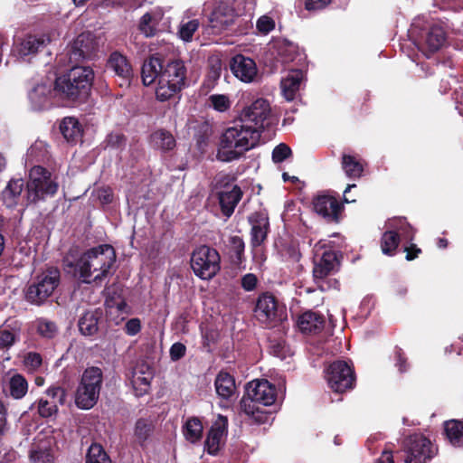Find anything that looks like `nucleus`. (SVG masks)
Masks as SVG:
<instances>
[{
	"mask_svg": "<svg viewBox=\"0 0 463 463\" xmlns=\"http://www.w3.org/2000/svg\"><path fill=\"white\" fill-rule=\"evenodd\" d=\"M66 400V391L60 386H52L48 388L44 395L41 397L31 409L36 407L38 414L42 418H51L58 412V406L64 404Z\"/></svg>",
	"mask_w": 463,
	"mask_h": 463,
	"instance_id": "obj_15",
	"label": "nucleus"
},
{
	"mask_svg": "<svg viewBox=\"0 0 463 463\" xmlns=\"http://www.w3.org/2000/svg\"><path fill=\"white\" fill-rule=\"evenodd\" d=\"M24 365L30 371H36L43 363L42 356L34 352L28 353L24 357Z\"/></svg>",
	"mask_w": 463,
	"mask_h": 463,
	"instance_id": "obj_55",
	"label": "nucleus"
},
{
	"mask_svg": "<svg viewBox=\"0 0 463 463\" xmlns=\"http://www.w3.org/2000/svg\"><path fill=\"white\" fill-rule=\"evenodd\" d=\"M404 251H406V260H412L418 257L419 253H420V249H419L415 244L411 243L404 247Z\"/></svg>",
	"mask_w": 463,
	"mask_h": 463,
	"instance_id": "obj_62",
	"label": "nucleus"
},
{
	"mask_svg": "<svg viewBox=\"0 0 463 463\" xmlns=\"http://www.w3.org/2000/svg\"><path fill=\"white\" fill-rule=\"evenodd\" d=\"M227 418L219 415L212 425L204 442L205 449L209 454L215 455L219 451L223 438L227 434Z\"/></svg>",
	"mask_w": 463,
	"mask_h": 463,
	"instance_id": "obj_19",
	"label": "nucleus"
},
{
	"mask_svg": "<svg viewBox=\"0 0 463 463\" xmlns=\"http://www.w3.org/2000/svg\"><path fill=\"white\" fill-rule=\"evenodd\" d=\"M141 330V321L138 318H131L125 325V332L128 335H136Z\"/></svg>",
	"mask_w": 463,
	"mask_h": 463,
	"instance_id": "obj_59",
	"label": "nucleus"
},
{
	"mask_svg": "<svg viewBox=\"0 0 463 463\" xmlns=\"http://www.w3.org/2000/svg\"><path fill=\"white\" fill-rule=\"evenodd\" d=\"M103 383V373L100 368H87L82 375L75 393V403L78 408L90 410L97 403Z\"/></svg>",
	"mask_w": 463,
	"mask_h": 463,
	"instance_id": "obj_8",
	"label": "nucleus"
},
{
	"mask_svg": "<svg viewBox=\"0 0 463 463\" xmlns=\"http://www.w3.org/2000/svg\"><path fill=\"white\" fill-rule=\"evenodd\" d=\"M28 382L18 373L12 374L4 385V390L14 400L23 399L28 392Z\"/></svg>",
	"mask_w": 463,
	"mask_h": 463,
	"instance_id": "obj_29",
	"label": "nucleus"
},
{
	"mask_svg": "<svg viewBox=\"0 0 463 463\" xmlns=\"http://www.w3.org/2000/svg\"><path fill=\"white\" fill-rule=\"evenodd\" d=\"M244 248V241L240 236H232L229 239V255L234 264H241L242 262Z\"/></svg>",
	"mask_w": 463,
	"mask_h": 463,
	"instance_id": "obj_42",
	"label": "nucleus"
},
{
	"mask_svg": "<svg viewBox=\"0 0 463 463\" xmlns=\"http://www.w3.org/2000/svg\"><path fill=\"white\" fill-rule=\"evenodd\" d=\"M153 379L152 368L146 363L137 364L132 372L133 387L139 391V394L146 392Z\"/></svg>",
	"mask_w": 463,
	"mask_h": 463,
	"instance_id": "obj_27",
	"label": "nucleus"
},
{
	"mask_svg": "<svg viewBox=\"0 0 463 463\" xmlns=\"http://www.w3.org/2000/svg\"><path fill=\"white\" fill-rule=\"evenodd\" d=\"M191 268L201 279H212L221 269L219 252L206 245L196 248L191 256Z\"/></svg>",
	"mask_w": 463,
	"mask_h": 463,
	"instance_id": "obj_11",
	"label": "nucleus"
},
{
	"mask_svg": "<svg viewBox=\"0 0 463 463\" xmlns=\"http://www.w3.org/2000/svg\"><path fill=\"white\" fill-rule=\"evenodd\" d=\"M326 380L329 388L337 393L351 390L354 385V373L347 362L337 360L330 364L325 370Z\"/></svg>",
	"mask_w": 463,
	"mask_h": 463,
	"instance_id": "obj_12",
	"label": "nucleus"
},
{
	"mask_svg": "<svg viewBox=\"0 0 463 463\" xmlns=\"http://www.w3.org/2000/svg\"><path fill=\"white\" fill-rule=\"evenodd\" d=\"M234 180L232 175L220 173L214 178L215 187L221 190L231 189L234 185Z\"/></svg>",
	"mask_w": 463,
	"mask_h": 463,
	"instance_id": "obj_56",
	"label": "nucleus"
},
{
	"mask_svg": "<svg viewBox=\"0 0 463 463\" xmlns=\"http://www.w3.org/2000/svg\"><path fill=\"white\" fill-rule=\"evenodd\" d=\"M209 106L218 112H225L231 108V100L228 96L223 94H213L208 99Z\"/></svg>",
	"mask_w": 463,
	"mask_h": 463,
	"instance_id": "obj_50",
	"label": "nucleus"
},
{
	"mask_svg": "<svg viewBox=\"0 0 463 463\" xmlns=\"http://www.w3.org/2000/svg\"><path fill=\"white\" fill-rule=\"evenodd\" d=\"M392 227L399 233L400 241L402 239L406 241H412L414 238L413 228L406 222L404 218L391 219Z\"/></svg>",
	"mask_w": 463,
	"mask_h": 463,
	"instance_id": "obj_45",
	"label": "nucleus"
},
{
	"mask_svg": "<svg viewBox=\"0 0 463 463\" xmlns=\"http://www.w3.org/2000/svg\"><path fill=\"white\" fill-rule=\"evenodd\" d=\"M320 244L321 242H318L315 246L313 276L317 283L337 271L339 267V260L335 251L325 250L321 256L319 255L318 251L323 248Z\"/></svg>",
	"mask_w": 463,
	"mask_h": 463,
	"instance_id": "obj_17",
	"label": "nucleus"
},
{
	"mask_svg": "<svg viewBox=\"0 0 463 463\" xmlns=\"http://www.w3.org/2000/svg\"><path fill=\"white\" fill-rule=\"evenodd\" d=\"M186 347L184 344L176 342L170 348V357L172 361H178L184 356Z\"/></svg>",
	"mask_w": 463,
	"mask_h": 463,
	"instance_id": "obj_57",
	"label": "nucleus"
},
{
	"mask_svg": "<svg viewBox=\"0 0 463 463\" xmlns=\"http://www.w3.org/2000/svg\"><path fill=\"white\" fill-rule=\"evenodd\" d=\"M86 463H111L101 445L93 443L88 449Z\"/></svg>",
	"mask_w": 463,
	"mask_h": 463,
	"instance_id": "obj_46",
	"label": "nucleus"
},
{
	"mask_svg": "<svg viewBox=\"0 0 463 463\" xmlns=\"http://www.w3.org/2000/svg\"><path fill=\"white\" fill-rule=\"evenodd\" d=\"M275 387L267 380H257L250 383L246 388V395L241 400V411L258 424L267 423L271 415L260 406H270L276 401Z\"/></svg>",
	"mask_w": 463,
	"mask_h": 463,
	"instance_id": "obj_3",
	"label": "nucleus"
},
{
	"mask_svg": "<svg viewBox=\"0 0 463 463\" xmlns=\"http://www.w3.org/2000/svg\"><path fill=\"white\" fill-rule=\"evenodd\" d=\"M200 25L198 19L184 20L183 19L179 24L177 34L179 38L189 43L193 40L194 33L198 30Z\"/></svg>",
	"mask_w": 463,
	"mask_h": 463,
	"instance_id": "obj_44",
	"label": "nucleus"
},
{
	"mask_svg": "<svg viewBox=\"0 0 463 463\" xmlns=\"http://www.w3.org/2000/svg\"><path fill=\"white\" fill-rule=\"evenodd\" d=\"M315 212L325 219L337 222L342 206L332 195L319 194L313 201Z\"/></svg>",
	"mask_w": 463,
	"mask_h": 463,
	"instance_id": "obj_20",
	"label": "nucleus"
},
{
	"mask_svg": "<svg viewBox=\"0 0 463 463\" xmlns=\"http://www.w3.org/2000/svg\"><path fill=\"white\" fill-rule=\"evenodd\" d=\"M287 255L288 260L295 263L298 262L301 259V253L299 250L294 245H291L287 249Z\"/></svg>",
	"mask_w": 463,
	"mask_h": 463,
	"instance_id": "obj_63",
	"label": "nucleus"
},
{
	"mask_svg": "<svg viewBox=\"0 0 463 463\" xmlns=\"http://www.w3.org/2000/svg\"><path fill=\"white\" fill-rule=\"evenodd\" d=\"M242 197L241 189L234 184L231 189H224L219 192V203L222 213L230 217Z\"/></svg>",
	"mask_w": 463,
	"mask_h": 463,
	"instance_id": "obj_24",
	"label": "nucleus"
},
{
	"mask_svg": "<svg viewBox=\"0 0 463 463\" xmlns=\"http://www.w3.org/2000/svg\"><path fill=\"white\" fill-rule=\"evenodd\" d=\"M92 51L91 39L90 34H80L68 51L69 60L71 63L88 58Z\"/></svg>",
	"mask_w": 463,
	"mask_h": 463,
	"instance_id": "obj_23",
	"label": "nucleus"
},
{
	"mask_svg": "<svg viewBox=\"0 0 463 463\" xmlns=\"http://www.w3.org/2000/svg\"><path fill=\"white\" fill-rule=\"evenodd\" d=\"M332 0H307L305 6L308 11H317L325 8Z\"/></svg>",
	"mask_w": 463,
	"mask_h": 463,
	"instance_id": "obj_60",
	"label": "nucleus"
},
{
	"mask_svg": "<svg viewBox=\"0 0 463 463\" xmlns=\"http://www.w3.org/2000/svg\"><path fill=\"white\" fill-rule=\"evenodd\" d=\"M410 33L415 37L416 44L423 52H434L446 42V33L440 24H429L423 17L416 18L411 24Z\"/></svg>",
	"mask_w": 463,
	"mask_h": 463,
	"instance_id": "obj_9",
	"label": "nucleus"
},
{
	"mask_svg": "<svg viewBox=\"0 0 463 463\" xmlns=\"http://www.w3.org/2000/svg\"><path fill=\"white\" fill-rule=\"evenodd\" d=\"M260 139L254 128L236 118L220 136L216 158L224 163L239 160L248 151L255 148Z\"/></svg>",
	"mask_w": 463,
	"mask_h": 463,
	"instance_id": "obj_1",
	"label": "nucleus"
},
{
	"mask_svg": "<svg viewBox=\"0 0 463 463\" xmlns=\"http://www.w3.org/2000/svg\"><path fill=\"white\" fill-rule=\"evenodd\" d=\"M258 32L263 35L269 33L275 28V21L269 15H261L256 22Z\"/></svg>",
	"mask_w": 463,
	"mask_h": 463,
	"instance_id": "obj_52",
	"label": "nucleus"
},
{
	"mask_svg": "<svg viewBox=\"0 0 463 463\" xmlns=\"http://www.w3.org/2000/svg\"><path fill=\"white\" fill-rule=\"evenodd\" d=\"M48 146L43 140H36L27 150L25 156V164L41 162L48 156Z\"/></svg>",
	"mask_w": 463,
	"mask_h": 463,
	"instance_id": "obj_41",
	"label": "nucleus"
},
{
	"mask_svg": "<svg viewBox=\"0 0 463 463\" xmlns=\"http://www.w3.org/2000/svg\"><path fill=\"white\" fill-rule=\"evenodd\" d=\"M405 463H425L433 457L435 449L429 439L415 434L405 441Z\"/></svg>",
	"mask_w": 463,
	"mask_h": 463,
	"instance_id": "obj_14",
	"label": "nucleus"
},
{
	"mask_svg": "<svg viewBox=\"0 0 463 463\" xmlns=\"http://www.w3.org/2000/svg\"><path fill=\"white\" fill-rule=\"evenodd\" d=\"M19 338L20 332L18 329L0 328V349H9Z\"/></svg>",
	"mask_w": 463,
	"mask_h": 463,
	"instance_id": "obj_48",
	"label": "nucleus"
},
{
	"mask_svg": "<svg viewBox=\"0 0 463 463\" xmlns=\"http://www.w3.org/2000/svg\"><path fill=\"white\" fill-rule=\"evenodd\" d=\"M258 279L256 275L252 273L245 274L241 278V287L246 291L253 290L257 286Z\"/></svg>",
	"mask_w": 463,
	"mask_h": 463,
	"instance_id": "obj_58",
	"label": "nucleus"
},
{
	"mask_svg": "<svg viewBox=\"0 0 463 463\" xmlns=\"http://www.w3.org/2000/svg\"><path fill=\"white\" fill-rule=\"evenodd\" d=\"M54 94V88L52 89V84L42 82L35 85L28 94V98L33 109L42 110L47 109L51 105V97Z\"/></svg>",
	"mask_w": 463,
	"mask_h": 463,
	"instance_id": "obj_22",
	"label": "nucleus"
},
{
	"mask_svg": "<svg viewBox=\"0 0 463 463\" xmlns=\"http://www.w3.org/2000/svg\"><path fill=\"white\" fill-rule=\"evenodd\" d=\"M37 333L45 338H53L58 333V326L53 321L41 317L35 321Z\"/></svg>",
	"mask_w": 463,
	"mask_h": 463,
	"instance_id": "obj_47",
	"label": "nucleus"
},
{
	"mask_svg": "<svg viewBox=\"0 0 463 463\" xmlns=\"http://www.w3.org/2000/svg\"><path fill=\"white\" fill-rule=\"evenodd\" d=\"M101 312L98 309L85 312L79 319L80 332L86 336L94 335L99 330V320Z\"/></svg>",
	"mask_w": 463,
	"mask_h": 463,
	"instance_id": "obj_32",
	"label": "nucleus"
},
{
	"mask_svg": "<svg viewBox=\"0 0 463 463\" xmlns=\"http://www.w3.org/2000/svg\"><path fill=\"white\" fill-rule=\"evenodd\" d=\"M151 146L162 152L173 150L175 147V139L174 136L167 130L157 129L150 136Z\"/></svg>",
	"mask_w": 463,
	"mask_h": 463,
	"instance_id": "obj_34",
	"label": "nucleus"
},
{
	"mask_svg": "<svg viewBox=\"0 0 463 463\" xmlns=\"http://www.w3.org/2000/svg\"><path fill=\"white\" fill-rule=\"evenodd\" d=\"M24 187V182L22 178H13L8 182L3 191V198L7 207H13L17 203Z\"/></svg>",
	"mask_w": 463,
	"mask_h": 463,
	"instance_id": "obj_37",
	"label": "nucleus"
},
{
	"mask_svg": "<svg viewBox=\"0 0 463 463\" xmlns=\"http://www.w3.org/2000/svg\"><path fill=\"white\" fill-rule=\"evenodd\" d=\"M116 261L112 246L99 245L82 253L76 262L69 264L74 268V275L83 283H98L107 278Z\"/></svg>",
	"mask_w": 463,
	"mask_h": 463,
	"instance_id": "obj_2",
	"label": "nucleus"
},
{
	"mask_svg": "<svg viewBox=\"0 0 463 463\" xmlns=\"http://www.w3.org/2000/svg\"><path fill=\"white\" fill-rule=\"evenodd\" d=\"M152 424L144 419H140L136 422L135 425V437L140 445L149 438L152 432Z\"/></svg>",
	"mask_w": 463,
	"mask_h": 463,
	"instance_id": "obj_49",
	"label": "nucleus"
},
{
	"mask_svg": "<svg viewBox=\"0 0 463 463\" xmlns=\"http://www.w3.org/2000/svg\"><path fill=\"white\" fill-rule=\"evenodd\" d=\"M444 430L449 442L455 447L463 446V422L450 420L444 423Z\"/></svg>",
	"mask_w": 463,
	"mask_h": 463,
	"instance_id": "obj_38",
	"label": "nucleus"
},
{
	"mask_svg": "<svg viewBox=\"0 0 463 463\" xmlns=\"http://www.w3.org/2000/svg\"><path fill=\"white\" fill-rule=\"evenodd\" d=\"M51 42L47 35H28L16 47V52L20 57H25L34 54L44 48Z\"/></svg>",
	"mask_w": 463,
	"mask_h": 463,
	"instance_id": "obj_26",
	"label": "nucleus"
},
{
	"mask_svg": "<svg viewBox=\"0 0 463 463\" xmlns=\"http://www.w3.org/2000/svg\"><path fill=\"white\" fill-rule=\"evenodd\" d=\"M269 222L267 218H260L251 227V243L253 246L260 245L267 237Z\"/></svg>",
	"mask_w": 463,
	"mask_h": 463,
	"instance_id": "obj_43",
	"label": "nucleus"
},
{
	"mask_svg": "<svg viewBox=\"0 0 463 463\" xmlns=\"http://www.w3.org/2000/svg\"><path fill=\"white\" fill-rule=\"evenodd\" d=\"M214 385L217 394L225 400L231 398L236 390L233 377L226 372H220L217 374Z\"/></svg>",
	"mask_w": 463,
	"mask_h": 463,
	"instance_id": "obj_36",
	"label": "nucleus"
},
{
	"mask_svg": "<svg viewBox=\"0 0 463 463\" xmlns=\"http://www.w3.org/2000/svg\"><path fill=\"white\" fill-rule=\"evenodd\" d=\"M255 313L260 322L269 323L282 320L285 308L273 295L263 293L257 300Z\"/></svg>",
	"mask_w": 463,
	"mask_h": 463,
	"instance_id": "obj_16",
	"label": "nucleus"
},
{
	"mask_svg": "<svg viewBox=\"0 0 463 463\" xmlns=\"http://www.w3.org/2000/svg\"><path fill=\"white\" fill-rule=\"evenodd\" d=\"M230 68L233 75L245 83L253 82L258 74L255 61L241 54L232 59Z\"/></svg>",
	"mask_w": 463,
	"mask_h": 463,
	"instance_id": "obj_18",
	"label": "nucleus"
},
{
	"mask_svg": "<svg viewBox=\"0 0 463 463\" xmlns=\"http://www.w3.org/2000/svg\"><path fill=\"white\" fill-rule=\"evenodd\" d=\"M60 283V271L50 268L37 275L25 291V298L33 305H42Z\"/></svg>",
	"mask_w": 463,
	"mask_h": 463,
	"instance_id": "obj_10",
	"label": "nucleus"
},
{
	"mask_svg": "<svg viewBox=\"0 0 463 463\" xmlns=\"http://www.w3.org/2000/svg\"><path fill=\"white\" fill-rule=\"evenodd\" d=\"M273 48L277 53L278 59L283 62L288 63L295 61L298 55V46L286 39H278L273 43Z\"/></svg>",
	"mask_w": 463,
	"mask_h": 463,
	"instance_id": "obj_33",
	"label": "nucleus"
},
{
	"mask_svg": "<svg viewBox=\"0 0 463 463\" xmlns=\"http://www.w3.org/2000/svg\"><path fill=\"white\" fill-rule=\"evenodd\" d=\"M186 73V67L181 60H172L163 64L156 87V99L165 101L180 92L185 87Z\"/></svg>",
	"mask_w": 463,
	"mask_h": 463,
	"instance_id": "obj_6",
	"label": "nucleus"
},
{
	"mask_svg": "<svg viewBox=\"0 0 463 463\" xmlns=\"http://www.w3.org/2000/svg\"><path fill=\"white\" fill-rule=\"evenodd\" d=\"M216 5L209 18V24L213 33L219 34L228 30L235 18L246 11H252L256 0H215Z\"/></svg>",
	"mask_w": 463,
	"mask_h": 463,
	"instance_id": "obj_5",
	"label": "nucleus"
},
{
	"mask_svg": "<svg viewBox=\"0 0 463 463\" xmlns=\"http://www.w3.org/2000/svg\"><path fill=\"white\" fill-rule=\"evenodd\" d=\"M94 72L90 67L73 66L67 73L55 80V95L76 100L88 96Z\"/></svg>",
	"mask_w": 463,
	"mask_h": 463,
	"instance_id": "obj_4",
	"label": "nucleus"
},
{
	"mask_svg": "<svg viewBox=\"0 0 463 463\" xmlns=\"http://www.w3.org/2000/svg\"><path fill=\"white\" fill-rule=\"evenodd\" d=\"M303 79L304 73L301 70H291L287 76L282 78L280 87L282 94L287 100L290 101L295 99Z\"/></svg>",
	"mask_w": 463,
	"mask_h": 463,
	"instance_id": "obj_25",
	"label": "nucleus"
},
{
	"mask_svg": "<svg viewBox=\"0 0 463 463\" xmlns=\"http://www.w3.org/2000/svg\"><path fill=\"white\" fill-rule=\"evenodd\" d=\"M59 189L58 178L49 170L33 165L29 171L26 184V196L31 203L45 201L48 197H53Z\"/></svg>",
	"mask_w": 463,
	"mask_h": 463,
	"instance_id": "obj_7",
	"label": "nucleus"
},
{
	"mask_svg": "<svg viewBox=\"0 0 463 463\" xmlns=\"http://www.w3.org/2000/svg\"><path fill=\"white\" fill-rule=\"evenodd\" d=\"M146 14L151 15L152 24L156 25V31L163 30V28H161L159 24L164 18V14L162 10L160 8H156Z\"/></svg>",
	"mask_w": 463,
	"mask_h": 463,
	"instance_id": "obj_61",
	"label": "nucleus"
},
{
	"mask_svg": "<svg viewBox=\"0 0 463 463\" xmlns=\"http://www.w3.org/2000/svg\"><path fill=\"white\" fill-rule=\"evenodd\" d=\"M60 130L70 144H77L81 140L83 128L79 120L74 117H67L60 124Z\"/></svg>",
	"mask_w": 463,
	"mask_h": 463,
	"instance_id": "obj_28",
	"label": "nucleus"
},
{
	"mask_svg": "<svg viewBox=\"0 0 463 463\" xmlns=\"http://www.w3.org/2000/svg\"><path fill=\"white\" fill-rule=\"evenodd\" d=\"M271 108L268 100L257 99L250 106L245 107L238 116V119L254 128L260 137L269 124Z\"/></svg>",
	"mask_w": 463,
	"mask_h": 463,
	"instance_id": "obj_13",
	"label": "nucleus"
},
{
	"mask_svg": "<svg viewBox=\"0 0 463 463\" xmlns=\"http://www.w3.org/2000/svg\"><path fill=\"white\" fill-rule=\"evenodd\" d=\"M30 458L32 463H53V457L46 447L33 449Z\"/></svg>",
	"mask_w": 463,
	"mask_h": 463,
	"instance_id": "obj_51",
	"label": "nucleus"
},
{
	"mask_svg": "<svg viewBox=\"0 0 463 463\" xmlns=\"http://www.w3.org/2000/svg\"><path fill=\"white\" fill-rule=\"evenodd\" d=\"M391 224V219L385 223V232L381 238L382 252L385 255H393L400 242L399 233Z\"/></svg>",
	"mask_w": 463,
	"mask_h": 463,
	"instance_id": "obj_35",
	"label": "nucleus"
},
{
	"mask_svg": "<svg viewBox=\"0 0 463 463\" xmlns=\"http://www.w3.org/2000/svg\"><path fill=\"white\" fill-rule=\"evenodd\" d=\"M6 409L0 402V436L3 435L6 429Z\"/></svg>",
	"mask_w": 463,
	"mask_h": 463,
	"instance_id": "obj_64",
	"label": "nucleus"
},
{
	"mask_svg": "<svg viewBox=\"0 0 463 463\" xmlns=\"http://www.w3.org/2000/svg\"><path fill=\"white\" fill-rule=\"evenodd\" d=\"M342 168L347 177L357 179L362 176L364 166L362 163L354 156L343 154Z\"/></svg>",
	"mask_w": 463,
	"mask_h": 463,
	"instance_id": "obj_39",
	"label": "nucleus"
},
{
	"mask_svg": "<svg viewBox=\"0 0 463 463\" xmlns=\"http://www.w3.org/2000/svg\"><path fill=\"white\" fill-rule=\"evenodd\" d=\"M324 317L316 312L307 311L298 319V326L303 333H317L324 327Z\"/></svg>",
	"mask_w": 463,
	"mask_h": 463,
	"instance_id": "obj_30",
	"label": "nucleus"
},
{
	"mask_svg": "<svg viewBox=\"0 0 463 463\" xmlns=\"http://www.w3.org/2000/svg\"><path fill=\"white\" fill-rule=\"evenodd\" d=\"M162 65L161 60L154 56L144 61L141 70V77L144 85L149 86L156 80V82L159 81V73H161Z\"/></svg>",
	"mask_w": 463,
	"mask_h": 463,
	"instance_id": "obj_31",
	"label": "nucleus"
},
{
	"mask_svg": "<svg viewBox=\"0 0 463 463\" xmlns=\"http://www.w3.org/2000/svg\"><path fill=\"white\" fill-rule=\"evenodd\" d=\"M139 30L145 36L151 37L156 32V25L152 24L151 15L146 13L141 17Z\"/></svg>",
	"mask_w": 463,
	"mask_h": 463,
	"instance_id": "obj_54",
	"label": "nucleus"
},
{
	"mask_svg": "<svg viewBox=\"0 0 463 463\" xmlns=\"http://www.w3.org/2000/svg\"><path fill=\"white\" fill-rule=\"evenodd\" d=\"M290 155H291L290 147L284 143H280L279 145L275 146L272 151V160L275 163H281L284 160H286L288 157H289Z\"/></svg>",
	"mask_w": 463,
	"mask_h": 463,
	"instance_id": "obj_53",
	"label": "nucleus"
},
{
	"mask_svg": "<svg viewBox=\"0 0 463 463\" xmlns=\"http://www.w3.org/2000/svg\"><path fill=\"white\" fill-rule=\"evenodd\" d=\"M107 67L120 79V86L129 85L133 71L125 55L118 52H112L108 60Z\"/></svg>",
	"mask_w": 463,
	"mask_h": 463,
	"instance_id": "obj_21",
	"label": "nucleus"
},
{
	"mask_svg": "<svg viewBox=\"0 0 463 463\" xmlns=\"http://www.w3.org/2000/svg\"><path fill=\"white\" fill-rule=\"evenodd\" d=\"M184 436L191 443H196L202 439L203 425L199 419L191 418L186 420L183 428Z\"/></svg>",
	"mask_w": 463,
	"mask_h": 463,
	"instance_id": "obj_40",
	"label": "nucleus"
}]
</instances>
